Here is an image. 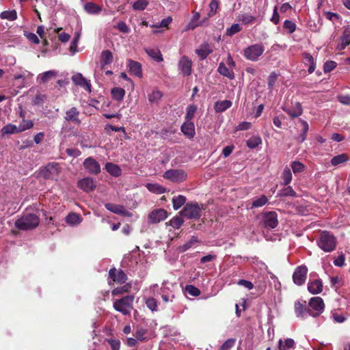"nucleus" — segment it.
<instances>
[{
  "label": "nucleus",
  "instance_id": "nucleus-1",
  "mask_svg": "<svg viewBox=\"0 0 350 350\" xmlns=\"http://www.w3.org/2000/svg\"><path fill=\"white\" fill-rule=\"evenodd\" d=\"M40 224V217L34 213H25L16 219L15 227L20 230H30L36 228Z\"/></svg>",
  "mask_w": 350,
  "mask_h": 350
},
{
  "label": "nucleus",
  "instance_id": "nucleus-2",
  "mask_svg": "<svg viewBox=\"0 0 350 350\" xmlns=\"http://www.w3.org/2000/svg\"><path fill=\"white\" fill-rule=\"evenodd\" d=\"M317 245L325 252H331L336 249V238L328 231L321 232L319 239L317 240Z\"/></svg>",
  "mask_w": 350,
  "mask_h": 350
},
{
  "label": "nucleus",
  "instance_id": "nucleus-3",
  "mask_svg": "<svg viewBox=\"0 0 350 350\" xmlns=\"http://www.w3.org/2000/svg\"><path fill=\"white\" fill-rule=\"evenodd\" d=\"M133 295H126L120 299L113 301V307L118 311L121 312L123 315H129L133 310V304L134 301Z\"/></svg>",
  "mask_w": 350,
  "mask_h": 350
},
{
  "label": "nucleus",
  "instance_id": "nucleus-4",
  "mask_svg": "<svg viewBox=\"0 0 350 350\" xmlns=\"http://www.w3.org/2000/svg\"><path fill=\"white\" fill-rule=\"evenodd\" d=\"M265 46L261 43L252 44L246 47L243 52V57L250 61L256 62L263 54Z\"/></svg>",
  "mask_w": 350,
  "mask_h": 350
},
{
  "label": "nucleus",
  "instance_id": "nucleus-5",
  "mask_svg": "<svg viewBox=\"0 0 350 350\" xmlns=\"http://www.w3.org/2000/svg\"><path fill=\"white\" fill-rule=\"evenodd\" d=\"M202 207L196 202L187 203L181 211V215L187 219H198L201 216Z\"/></svg>",
  "mask_w": 350,
  "mask_h": 350
},
{
  "label": "nucleus",
  "instance_id": "nucleus-6",
  "mask_svg": "<svg viewBox=\"0 0 350 350\" xmlns=\"http://www.w3.org/2000/svg\"><path fill=\"white\" fill-rule=\"evenodd\" d=\"M324 307V302L321 297H312L308 303V314L314 317H318L323 312Z\"/></svg>",
  "mask_w": 350,
  "mask_h": 350
},
{
  "label": "nucleus",
  "instance_id": "nucleus-7",
  "mask_svg": "<svg viewBox=\"0 0 350 350\" xmlns=\"http://www.w3.org/2000/svg\"><path fill=\"white\" fill-rule=\"evenodd\" d=\"M163 177L174 183H181L187 179V174L180 169H172L164 172Z\"/></svg>",
  "mask_w": 350,
  "mask_h": 350
},
{
  "label": "nucleus",
  "instance_id": "nucleus-8",
  "mask_svg": "<svg viewBox=\"0 0 350 350\" xmlns=\"http://www.w3.org/2000/svg\"><path fill=\"white\" fill-rule=\"evenodd\" d=\"M59 174V165L55 163H50L40 170V176L45 179L54 178Z\"/></svg>",
  "mask_w": 350,
  "mask_h": 350
},
{
  "label": "nucleus",
  "instance_id": "nucleus-9",
  "mask_svg": "<svg viewBox=\"0 0 350 350\" xmlns=\"http://www.w3.org/2000/svg\"><path fill=\"white\" fill-rule=\"evenodd\" d=\"M178 68L183 77L190 76L192 73V61L187 56H183L178 61Z\"/></svg>",
  "mask_w": 350,
  "mask_h": 350
},
{
  "label": "nucleus",
  "instance_id": "nucleus-10",
  "mask_svg": "<svg viewBox=\"0 0 350 350\" xmlns=\"http://www.w3.org/2000/svg\"><path fill=\"white\" fill-rule=\"evenodd\" d=\"M308 273V268L306 265L297 267L293 274V280L295 284L301 286L306 282Z\"/></svg>",
  "mask_w": 350,
  "mask_h": 350
},
{
  "label": "nucleus",
  "instance_id": "nucleus-11",
  "mask_svg": "<svg viewBox=\"0 0 350 350\" xmlns=\"http://www.w3.org/2000/svg\"><path fill=\"white\" fill-rule=\"evenodd\" d=\"M167 217V212L163 208H157L151 211L148 215V221L150 224H157Z\"/></svg>",
  "mask_w": 350,
  "mask_h": 350
},
{
  "label": "nucleus",
  "instance_id": "nucleus-12",
  "mask_svg": "<svg viewBox=\"0 0 350 350\" xmlns=\"http://www.w3.org/2000/svg\"><path fill=\"white\" fill-rule=\"evenodd\" d=\"M83 165L87 171L92 174H98L100 172V165L92 157H88L83 162Z\"/></svg>",
  "mask_w": 350,
  "mask_h": 350
},
{
  "label": "nucleus",
  "instance_id": "nucleus-13",
  "mask_svg": "<svg viewBox=\"0 0 350 350\" xmlns=\"http://www.w3.org/2000/svg\"><path fill=\"white\" fill-rule=\"evenodd\" d=\"M77 186L85 192H90L96 189V184L93 178L86 177L79 180L77 183Z\"/></svg>",
  "mask_w": 350,
  "mask_h": 350
},
{
  "label": "nucleus",
  "instance_id": "nucleus-14",
  "mask_svg": "<svg viewBox=\"0 0 350 350\" xmlns=\"http://www.w3.org/2000/svg\"><path fill=\"white\" fill-rule=\"evenodd\" d=\"M79 115L80 112L78 109L75 107H72L66 111L64 119L67 122H71L79 125L81 123V121L79 119Z\"/></svg>",
  "mask_w": 350,
  "mask_h": 350
},
{
  "label": "nucleus",
  "instance_id": "nucleus-15",
  "mask_svg": "<svg viewBox=\"0 0 350 350\" xmlns=\"http://www.w3.org/2000/svg\"><path fill=\"white\" fill-rule=\"evenodd\" d=\"M109 276L113 282L123 284L127 280V276L122 269L111 268L109 271Z\"/></svg>",
  "mask_w": 350,
  "mask_h": 350
},
{
  "label": "nucleus",
  "instance_id": "nucleus-16",
  "mask_svg": "<svg viewBox=\"0 0 350 350\" xmlns=\"http://www.w3.org/2000/svg\"><path fill=\"white\" fill-rule=\"evenodd\" d=\"M105 206L108 211L115 214L120 215L125 217H131L132 215V213L128 211L122 205L114 204L112 203H107L105 204Z\"/></svg>",
  "mask_w": 350,
  "mask_h": 350
},
{
  "label": "nucleus",
  "instance_id": "nucleus-17",
  "mask_svg": "<svg viewBox=\"0 0 350 350\" xmlns=\"http://www.w3.org/2000/svg\"><path fill=\"white\" fill-rule=\"evenodd\" d=\"M263 221L266 228L273 229L278 224V215L274 211L266 213L263 217Z\"/></svg>",
  "mask_w": 350,
  "mask_h": 350
},
{
  "label": "nucleus",
  "instance_id": "nucleus-18",
  "mask_svg": "<svg viewBox=\"0 0 350 350\" xmlns=\"http://www.w3.org/2000/svg\"><path fill=\"white\" fill-rule=\"evenodd\" d=\"M72 81L77 85L83 87L85 90L91 92L90 81L87 80L81 73H77L72 77Z\"/></svg>",
  "mask_w": 350,
  "mask_h": 350
},
{
  "label": "nucleus",
  "instance_id": "nucleus-19",
  "mask_svg": "<svg viewBox=\"0 0 350 350\" xmlns=\"http://www.w3.org/2000/svg\"><path fill=\"white\" fill-rule=\"evenodd\" d=\"M183 133L189 139H192L195 134V126L193 122L185 120L180 127Z\"/></svg>",
  "mask_w": 350,
  "mask_h": 350
},
{
  "label": "nucleus",
  "instance_id": "nucleus-20",
  "mask_svg": "<svg viewBox=\"0 0 350 350\" xmlns=\"http://www.w3.org/2000/svg\"><path fill=\"white\" fill-rule=\"evenodd\" d=\"M127 66L129 67L131 75H133L137 77H142V65L139 62L132 59H129L127 61Z\"/></svg>",
  "mask_w": 350,
  "mask_h": 350
},
{
  "label": "nucleus",
  "instance_id": "nucleus-21",
  "mask_svg": "<svg viewBox=\"0 0 350 350\" xmlns=\"http://www.w3.org/2000/svg\"><path fill=\"white\" fill-rule=\"evenodd\" d=\"M283 110L292 118L300 116L303 109L300 103L297 102L294 105L288 108H284Z\"/></svg>",
  "mask_w": 350,
  "mask_h": 350
},
{
  "label": "nucleus",
  "instance_id": "nucleus-22",
  "mask_svg": "<svg viewBox=\"0 0 350 350\" xmlns=\"http://www.w3.org/2000/svg\"><path fill=\"white\" fill-rule=\"evenodd\" d=\"M350 44V28H345L342 35L340 37V42L337 48L338 50H344L347 46Z\"/></svg>",
  "mask_w": 350,
  "mask_h": 350
},
{
  "label": "nucleus",
  "instance_id": "nucleus-23",
  "mask_svg": "<svg viewBox=\"0 0 350 350\" xmlns=\"http://www.w3.org/2000/svg\"><path fill=\"white\" fill-rule=\"evenodd\" d=\"M308 290L312 294H319L323 291V284L320 280L309 281L308 284Z\"/></svg>",
  "mask_w": 350,
  "mask_h": 350
},
{
  "label": "nucleus",
  "instance_id": "nucleus-24",
  "mask_svg": "<svg viewBox=\"0 0 350 350\" xmlns=\"http://www.w3.org/2000/svg\"><path fill=\"white\" fill-rule=\"evenodd\" d=\"M349 160V157L346 153H342L332 158L330 163L332 166H339L345 164Z\"/></svg>",
  "mask_w": 350,
  "mask_h": 350
},
{
  "label": "nucleus",
  "instance_id": "nucleus-25",
  "mask_svg": "<svg viewBox=\"0 0 350 350\" xmlns=\"http://www.w3.org/2000/svg\"><path fill=\"white\" fill-rule=\"evenodd\" d=\"M213 52L208 43H204L196 50V54L200 57L201 59H204L207 56Z\"/></svg>",
  "mask_w": 350,
  "mask_h": 350
},
{
  "label": "nucleus",
  "instance_id": "nucleus-26",
  "mask_svg": "<svg viewBox=\"0 0 350 350\" xmlns=\"http://www.w3.org/2000/svg\"><path fill=\"white\" fill-rule=\"evenodd\" d=\"M278 350H291L295 348V342L292 338H286L284 340L280 339L278 345Z\"/></svg>",
  "mask_w": 350,
  "mask_h": 350
},
{
  "label": "nucleus",
  "instance_id": "nucleus-27",
  "mask_svg": "<svg viewBox=\"0 0 350 350\" xmlns=\"http://www.w3.org/2000/svg\"><path fill=\"white\" fill-rule=\"evenodd\" d=\"M105 169L110 175L114 177H119L122 174L121 168L113 163H107Z\"/></svg>",
  "mask_w": 350,
  "mask_h": 350
},
{
  "label": "nucleus",
  "instance_id": "nucleus-28",
  "mask_svg": "<svg viewBox=\"0 0 350 350\" xmlns=\"http://www.w3.org/2000/svg\"><path fill=\"white\" fill-rule=\"evenodd\" d=\"M83 8L90 14H98L102 11V7L93 2L86 3Z\"/></svg>",
  "mask_w": 350,
  "mask_h": 350
},
{
  "label": "nucleus",
  "instance_id": "nucleus-29",
  "mask_svg": "<svg viewBox=\"0 0 350 350\" xmlns=\"http://www.w3.org/2000/svg\"><path fill=\"white\" fill-rule=\"evenodd\" d=\"M295 312L297 317L304 319L307 314H308V309L307 310L306 306L299 301L295 303Z\"/></svg>",
  "mask_w": 350,
  "mask_h": 350
},
{
  "label": "nucleus",
  "instance_id": "nucleus-30",
  "mask_svg": "<svg viewBox=\"0 0 350 350\" xmlns=\"http://www.w3.org/2000/svg\"><path fill=\"white\" fill-rule=\"evenodd\" d=\"M302 56L305 60V64L310 65L308 71L310 74H312L316 68V63L314 62L313 57L309 53L307 52L303 53Z\"/></svg>",
  "mask_w": 350,
  "mask_h": 350
},
{
  "label": "nucleus",
  "instance_id": "nucleus-31",
  "mask_svg": "<svg viewBox=\"0 0 350 350\" xmlns=\"http://www.w3.org/2000/svg\"><path fill=\"white\" fill-rule=\"evenodd\" d=\"M217 71L220 75L226 77L230 79H233L234 78V74L233 70L229 69L223 62H221L219 64Z\"/></svg>",
  "mask_w": 350,
  "mask_h": 350
},
{
  "label": "nucleus",
  "instance_id": "nucleus-32",
  "mask_svg": "<svg viewBox=\"0 0 350 350\" xmlns=\"http://www.w3.org/2000/svg\"><path fill=\"white\" fill-rule=\"evenodd\" d=\"M331 318L335 323H342L347 320V316L341 312L340 310L335 309L331 312Z\"/></svg>",
  "mask_w": 350,
  "mask_h": 350
},
{
  "label": "nucleus",
  "instance_id": "nucleus-33",
  "mask_svg": "<svg viewBox=\"0 0 350 350\" xmlns=\"http://www.w3.org/2000/svg\"><path fill=\"white\" fill-rule=\"evenodd\" d=\"M81 221L82 218L81 215L75 213H70L66 217V223L71 226L78 225Z\"/></svg>",
  "mask_w": 350,
  "mask_h": 350
},
{
  "label": "nucleus",
  "instance_id": "nucleus-34",
  "mask_svg": "<svg viewBox=\"0 0 350 350\" xmlns=\"http://www.w3.org/2000/svg\"><path fill=\"white\" fill-rule=\"evenodd\" d=\"M232 106V102L230 100H224L217 101L215 103V110L217 113L223 112L228 109Z\"/></svg>",
  "mask_w": 350,
  "mask_h": 350
},
{
  "label": "nucleus",
  "instance_id": "nucleus-35",
  "mask_svg": "<svg viewBox=\"0 0 350 350\" xmlns=\"http://www.w3.org/2000/svg\"><path fill=\"white\" fill-rule=\"evenodd\" d=\"M113 61V55L109 50H105L101 53V68L104 69L105 66L109 64Z\"/></svg>",
  "mask_w": 350,
  "mask_h": 350
},
{
  "label": "nucleus",
  "instance_id": "nucleus-36",
  "mask_svg": "<svg viewBox=\"0 0 350 350\" xmlns=\"http://www.w3.org/2000/svg\"><path fill=\"white\" fill-rule=\"evenodd\" d=\"M146 187L150 191V192L157 193V194H161L165 192L166 189L161 185L157 183H147L146 185Z\"/></svg>",
  "mask_w": 350,
  "mask_h": 350
},
{
  "label": "nucleus",
  "instance_id": "nucleus-37",
  "mask_svg": "<svg viewBox=\"0 0 350 350\" xmlns=\"http://www.w3.org/2000/svg\"><path fill=\"white\" fill-rule=\"evenodd\" d=\"M146 53L157 62H161L163 60L162 54L158 49H146Z\"/></svg>",
  "mask_w": 350,
  "mask_h": 350
},
{
  "label": "nucleus",
  "instance_id": "nucleus-38",
  "mask_svg": "<svg viewBox=\"0 0 350 350\" xmlns=\"http://www.w3.org/2000/svg\"><path fill=\"white\" fill-rule=\"evenodd\" d=\"M187 201V198L185 196L183 195H178L177 196H174L172 198V204L173 208L174 210L179 209Z\"/></svg>",
  "mask_w": 350,
  "mask_h": 350
},
{
  "label": "nucleus",
  "instance_id": "nucleus-39",
  "mask_svg": "<svg viewBox=\"0 0 350 350\" xmlns=\"http://www.w3.org/2000/svg\"><path fill=\"white\" fill-rule=\"evenodd\" d=\"M0 18L13 21L17 18V12L15 10L3 11L0 14Z\"/></svg>",
  "mask_w": 350,
  "mask_h": 350
},
{
  "label": "nucleus",
  "instance_id": "nucleus-40",
  "mask_svg": "<svg viewBox=\"0 0 350 350\" xmlns=\"http://www.w3.org/2000/svg\"><path fill=\"white\" fill-rule=\"evenodd\" d=\"M282 179L283 180L282 185L287 186L292 180V174L288 167H286L282 174Z\"/></svg>",
  "mask_w": 350,
  "mask_h": 350
},
{
  "label": "nucleus",
  "instance_id": "nucleus-41",
  "mask_svg": "<svg viewBox=\"0 0 350 350\" xmlns=\"http://www.w3.org/2000/svg\"><path fill=\"white\" fill-rule=\"evenodd\" d=\"M267 202V197L265 195H262L260 197L253 200L250 208L261 207L264 206Z\"/></svg>",
  "mask_w": 350,
  "mask_h": 350
},
{
  "label": "nucleus",
  "instance_id": "nucleus-42",
  "mask_svg": "<svg viewBox=\"0 0 350 350\" xmlns=\"http://www.w3.org/2000/svg\"><path fill=\"white\" fill-rule=\"evenodd\" d=\"M111 95L113 98L116 100H122L125 95V91L121 88H114L111 90Z\"/></svg>",
  "mask_w": 350,
  "mask_h": 350
},
{
  "label": "nucleus",
  "instance_id": "nucleus-43",
  "mask_svg": "<svg viewBox=\"0 0 350 350\" xmlns=\"http://www.w3.org/2000/svg\"><path fill=\"white\" fill-rule=\"evenodd\" d=\"M131 288V284H125L123 286L117 287V288H114L111 291V295L113 296L121 295H122V294H124L125 293L129 292Z\"/></svg>",
  "mask_w": 350,
  "mask_h": 350
},
{
  "label": "nucleus",
  "instance_id": "nucleus-44",
  "mask_svg": "<svg viewBox=\"0 0 350 350\" xmlns=\"http://www.w3.org/2000/svg\"><path fill=\"white\" fill-rule=\"evenodd\" d=\"M1 132L3 135L20 133L18 130V126H16V125L12 124H8L3 126L1 129Z\"/></svg>",
  "mask_w": 350,
  "mask_h": 350
},
{
  "label": "nucleus",
  "instance_id": "nucleus-45",
  "mask_svg": "<svg viewBox=\"0 0 350 350\" xmlns=\"http://www.w3.org/2000/svg\"><path fill=\"white\" fill-rule=\"evenodd\" d=\"M57 75V72L55 70H49L43 72L40 75V81L42 83H46L51 79L55 77Z\"/></svg>",
  "mask_w": 350,
  "mask_h": 350
},
{
  "label": "nucleus",
  "instance_id": "nucleus-46",
  "mask_svg": "<svg viewBox=\"0 0 350 350\" xmlns=\"http://www.w3.org/2000/svg\"><path fill=\"white\" fill-rule=\"evenodd\" d=\"M278 196L280 197H294L296 196V192L293 189V188L291 186H287L286 187L281 189L279 191Z\"/></svg>",
  "mask_w": 350,
  "mask_h": 350
},
{
  "label": "nucleus",
  "instance_id": "nucleus-47",
  "mask_svg": "<svg viewBox=\"0 0 350 350\" xmlns=\"http://www.w3.org/2000/svg\"><path fill=\"white\" fill-rule=\"evenodd\" d=\"M262 143V139L259 136H252L247 141V146L250 148H255Z\"/></svg>",
  "mask_w": 350,
  "mask_h": 350
},
{
  "label": "nucleus",
  "instance_id": "nucleus-48",
  "mask_svg": "<svg viewBox=\"0 0 350 350\" xmlns=\"http://www.w3.org/2000/svg\"><path fill=\"white\" fill-rule=\"evenodd\" d=\"M33 126V122L32 120L23 119L18 126V130L19 132L21 133L26 130L31 129Z\"/></svg>",
  "mask_w": 350,
  "mask_h": 350
},
{
  "label": "nucleus",
  "instance_id": "nucleus-49",
  "mask_svg": "<svg viewBox=\"0 0 350 350\" xmlns=\"http://www.w3.org/2000/svg\"><path fill=\"white\" fill-rule=\"evenodd\" d=\"M197 111V107L195 105H189L187 107V113L185 115V120L191 121Z\"/></svg>",
  "mask_w": 350,
  "mask_h": 350
},
{
  "label": "nucleus",
  "instance_id": "nucleus-50",
  "mask_svg": "<svg viewBox=\"0 0 350 350\" xmlns=\"http://www.w3.org/2000/svg\"><path fill=\"white\" fill-rule=\"evenodd\" d=\"M175 229H178L183 224V219L180 217H174L167 223Z\"/></svg>",
  "mask_w": 350,
  "mask_h": 350
},
{
  "label": "nucleus",
  "instance_id": "nucleus-51",
  "mask_svg": "<svg viewBox=\"0 0 350 350\" xmlns=\"http://www.w3.org/2000/svg\"><path fill=\"white\" fill-rule=\"evenodd\" d=\"M242 29L239 24H233L230 27L226 29V34L228 36H232L235 33L241 31Z\"/></svg>",
  "mask_w": 350,
  "mask_h": 350
},
{
  "label": "nucleus",
  "instance_id": "nucleus-52",
  "mask_svg": "<svg viewBox=\"0 0 350 350\" xmlns=\"http://www.w3.org/2000/svg\"><path fill=\"white\" fill-rule=\"evenodd\" d=\"M146 329L144 328H137L135 333V338L140 341H146L148 338L146 337Z\"/></svg>",
  "mask_w": 350,
  "mask_h": 350
},
{
  "label": "nucleus",
  "instance_id": "nucleus-53",
  "mask_svg": "<svg viewBox=\"0 0 350 350\" xmlns=\"http://www.w3.org/2000/svg\"><path fill=\"white\" fill-rule=\"evenodd\" d=\"M148 4V2L147 0H137L134 2L133 8L135 10H144Z\"/></svg>",
  "mask_w": 350,
  "mask_h": 350
},
{
  "label": "nucleus",
  "instance_id": "nucleus-54",
  "mask_svg": "<svg viewBox=\"0 0 350 350\" xmlns=\"http://www.w3.org/2000/svg\"><path fill=\"white\" fill-rule=\"evenodd\" d=\"M198 242V239L196 237H192L189 241L185 243L184 245L180 246V250L182 252H185L189 248H191L195 243Z\"/></svg>",
  "mask_w": 350,
  "mask_h": 350
},
{
  "label": "nucleus",
  "instance_id": "nucleus-55",
  "mask_svg": "<svg viewBox=\"0 0 350 350\" xmlns=\"http://www.w3.org/2000/svg\"><path fill=\"white\" fill-rule=\"evenodd\" d=\"M113 28L124 33H127L130 31V28L124 21L118 23L116 25L113 26Z\"/></svg>",
  "mask_w": 350,
  "mask_h": 350
},
{
  "label": "nucleus",
  "instance_id": "nucleus-56",
  "mask_svg": "<svg viewBox=\"0 0 350 350\" xmlns=\"http://www.w3.org/2000/svg\"><path fill=\"white\" fill-rule=\"evenodd\" d=\"M185 291L190 295L197 297L200 295V291L193 285H187L185 287Z\"/></svg>",
  "mask_w": 350,
  "mask_h": 350
},
{
  "label": "nucleus",
  "instance_id": "nucleus-57",
  "mask_svg": "<svg viewBox=\"0 0 350 350\" xmlns=\"http://www.w3.org/2000/svg\"><path fill=\"white\" fill-rule=\"evenodd\" d=\"M218 6H219V2L217 0H212L211 1L210 4H209L210 11L208 13V16L209 17H211L216 14Z\"/></svg>",
  "mask_w": 350,
  "mask_h": 350
},
{
  "label": "nucleus",
  "instance_id": "nucleus-58",
  "mask_svg": "<svg viewBox=\"0 0 350 350\" xmlns=\"http://www.w3.org/2000/svg\"><path fill=\"white\" fill-rule=\"evenodd\" d=\"M296 24L290 20L284 22V28L287 29L289 33H293L296 30Z\"/></svg>",
  "mask_w": 350,
  "mask_h": 350
},
{
  "label": "nucleus",
  "instance_id": "nucleus-59",
  "mask_svg": "<svg viewBox=\"0 0 350 350\" xmlns=\"http://www.w3.org/2000/svg\"><path fill=\"white\" fill-rule=\"evenodd\" d=\"M162 93L159 90H153L148 96V100L150 103H154L159 100L162 97Z\"/></svg>",
  "mask_w": 350,
  "mask_h": 350
},
{
  "label": "nucleus",
  "instance_id": "nucleus-60",
  "mask_svg": "<svg viewBox=\"0 0 350 350\" xmlns=\"http://www.w3.org/2000/svg\"><path fill=\"white\" fill-rule=\"evenodd\" d=\"M337 66L334 61H327L323 66V71L325 73L332 71Z\"/></svg>",
  "mask_w": 350,
  "mask_h": 350
},
{
  "label": "nucleus",
  "instance_id": "nucleus-61",
  "mask_svg": "<svg viewBox=\"0 0 350 350\" xmlns=\"http://www.w3.org/2000/svg\"><path fill=\"white\" fill-rule=\"evenodd\" d=\"M291 167L293 171V172L295 173H299L304 171V165L302 164L301 162L299 161H293L291 163Z\"/></svg>",
  "mask_w": 350,
  "mask_h": 350
},
{
  "label": "nucleus",
  "instance_id": "nucleus-62",
  "mask_svg": "<svg viewBox=\"0 0 350 350\" xmlns=\"http://www.w3.org/2000/svg\"><path fill=\"white\" fill-rule=\"evenodd\" d=\"M255 20V18L247 14H241L239 17V21H241L244 24H250Z\"/></svg>",
  "mask_w": 350,
  "mask_h": 350
},
{
  "label": "nucleus",
  "instance_id": "nucleus-63",
  "mask_svg": "<svg viewBox=\"0 0 350 350\" xmlns=\"http://www.w3.org/2000/svg\"><path fill=\"white\" fill-rule=\"evenodd\" d=\"M146 304L152 311L157 310V301L154 298H148L146 301Z\"/></svg>",
  "mask_w": 350,
  "mask_h": 350
},
{
  "label": "nucleus",
  "instance_id": "nucleus-64",
  "mask_svg": "<svg viewBox=\"0 0 350 350\" xmlns=\"http://www.w3.org/2000/svg\"><path fill=\"white\" fill-rule=\"evenodd\" d=\"M108 343L110 345L111 350H120V341L118 339H107Z\"/></svg>",
  "mask_w": 350,
  "mask_h": 350
}]
</instances>
